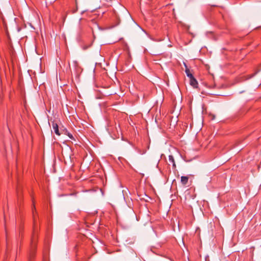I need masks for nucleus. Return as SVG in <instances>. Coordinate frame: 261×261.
<instances>
[{
	"instance_id": "obj_1",
	"label": "nucleus",
	"mask_w": 261,
	"mask_h": 261,
	"mask_svg": "<svg viewBox=\"0 0 261 261\" xmlns=\"http://www.w3.org/2000/svg\"><path fill=\"white\" fill-rule=\"evenodd\" d=\"M190 84L194 88H197L198 87V82L195 77L190 80Z\"/></svg>"
},
{
	"instance_id": "obj_2",
	"label": "nucleus",
	"mask_w": 261,
	"mask_h": 261,
	"mask_svg": "<svg viewBox=\"0 0 261 261\" xmlns=\"http://www.w3.org/2000/svg\"><path fill=\"white\" fill-rule=\"evenodd\" d=\"M185 67H186L185 72L187 74V76L189 78L190 80L194 78V77L193 75V73H192V71H191L190 70V69H189L188 68V66H185Z\"/></svg>"
},
{
	"instance_id": "obj_3",
	"label": "nucleus",
	"mask_w": 261,
	"mask_h": 261,
	"mask_svg": "<svg viewBox=\"0 0 261 261\" xmlns=\"http://www.w3.org/2000/svg\"><path fill=\"white\" fill-rule=\"evenodd\" d=\"M53 128L55 132V133L58 136L60 135V134L59 133V130L58 128V125L57 123L53 122Z\"/></svg>"
},
{
	"instance_id": "obj_4",
	"label": "nucleus",
	"mask_w": 261,
	"mask_h": 261,
	"mask_svg": "<svg viewBox=\"0 0 261 261\" xmlns=\"http://www.w3.org/2000/svg\"><path fill=\"white\" fill-rule=\"evenodd\" d=\"M188 179L189 178L188 176H182L181 177V182L184 185H186L188 183Z\"/></svg>"
},
{
	"instance_id": "obj_5",
	"label": "nucleus",
	"mask_w": 261,
	"mask_h": 261,
	"mask_svg": "<svg viewBox=\"0 0 261 261\" xmlns=\"http://www.w3.org/2000/svg\"><path fill=\"white\" fill-rule=\"evenodd\" d=\"M169 161L170 163H171L172 164V166H173V168H176V165H175V161H174V158L172 155H170L169 156Z\"/></svg>"
},
{
	"instance_id": "obj_6",
	"label": "nucleus",
	"mask_w": 261,
	"mask_h": 261,
	"mask_svg": "<svg viewBox=\"0 0 261 261\" xmlns=\"http://www.w3.org/2000/svg\"><path fill=\"white\" fill-rule=\"evenodd\" d=\"M12 63L13 65H14L15 64H17L16 60L15 59H13V58L12 59Z\"/></svg>"
},
{
	"instance_id": "obj_7",
	"label": "nucleus",
	"mask_w": 261,
	"mask_h": 261,
	"mask_svg": "<svg viewBox=\"0 0 261 261\" xmlns=\"http://www.w3.org/2000/svg\"><path fill=\"white\" fill-rule=\"evenodd\" d=\"M67 135L69 137V138L71 139H74L73 136L69 133H67Z\"/></svg>"
},
{
	"instance_id": "obj_8",
	"label": "nucleus",
	"mask_w": 261,
	"mask_h": 261,
	"mask_svg": "<svg viewBox=\"0 0 261 261\" xmlns=\"http://www.w3.org/2000/svg\"><path fill=\"white\" fill-rule=\"evenodd\" d=\"M145 151H141L140 150H138V152L141 154H143L145 153Z\"/></svg>"
},
{
	"instance_id": "obj_9",
	"label": "nucleus",
	"mask_w": 261,
	"mask_h": 261,
	"mask_svg": "<svg viewBox=\"0 0 261 261\" xmlns=\"http://www.w3.org/2000/svg\"><path fill=\"white\" fill-rule=\"evenodd\" d=\"M35 51L37 54L40 55V52L39 51V50H38V49L36 47H35Z\"/></svg>"
},
{
	"instance_id": "obj_10",
	"label": "nucleus",
	"mask_w": 261,
	"mask_h": 261,
	"mask_svg": "<svg viewBox=\"0 0 261 261\" xmlns=\"http://www.w3.org/2000/svg\"><path fill=\"white\" fill-rule=\"evenodd\" d=\"M215 115H213L212 117V119L214 120L215 119Z\"/></svg>"
},
{
	"instance_id": "obj_11",
	"label": "nucleus",
	"mask_w": 261,
	"mask_h": 261,
	"mask_svg": "<svg viewBox=\"0 0 261 261\" xmlns=\"http://www.w3.org/2000/svg\"><path fill=\"white\" fill-rule=\"evenodd\" d=\"M116 68H117V70H118V71H119V70L122 71V70H121V69H119L118 68V66H116Z\"/></svg>"
},
{
	"instance_id": "obj_12",
	"label": "nucleus",
	"mask_w": 261,
	"mask_h": 261,
	"mask_svg": "<svg viewBox=\"0 0 261 261\" xmlns=\"http://www.w3.org/2000/svg\"><path fill=\"white\" fill-rule=\"evenodd\" d=\"M33 248H34V249L35 248V247H34V246L33 247Z\"/></svg>"
}]
</instances>
